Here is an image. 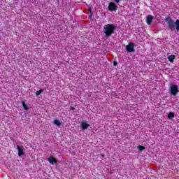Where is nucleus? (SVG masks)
Masks as SVG:
<instances>
[{
	"label": "nucleus",
	"mask_w": 179,
	"mask_h": 179,
	"mask_svg": "<svg viewBox=\"0 0 179 179\" xmlns=\"http://www.w3.org/2000/svg\"><path fill=\"white\" fill-rule=\"evenodd\" d=\"M165 22H167L169 30L174 31L176 29V31H179V20H176L174 22V20L171 17H167L165 18Z\"/></svg>",
	"instance_id": "f257e3e1"
},
{
	"label": "nucleus",
	"mask_w": 179,
	"mask_h": 179,
	"mask_svg": "<svg viewBox=\"0 0 179 179\" xmlns=\"http://www.w3.org/2000/svg\"><path fill=\"white\" fill-rule=\"evenodd\" d=\"M103 31L106 37H110V36L114 34V31H115V27L113 24H108L104 27Z\"/></svg>",
	"instance_id": "f03ea898"
},
{
	"label": "nucleus",
	"mask_w": 179,
	"mask_h": 179,
	"mask_svg": "<svg viewBox=\"0 0 179 179\" xmlns=\"http://www.w3.org/2000/svg\"><path fill=\"white\" fill-rule=\"evenodd\" d=\"M108 9L110 10V12H117L118 6H117V4H115L114 2H110L108 6Z\"/></svg>",
	"instance_id": "7ed1b4c3"
},
{
	"label": "nucleus",
	"mask_w": 179,
	"mask_h": 179,
	"mask_svg": "<svg viewBox=\"0 0 179 179\" xmlns=\"http://www.w3.org/2000/svg\"><path fill=\"white\" fill-rule=\"evenodd\" d=\"M177 93H178V87L176 85H171V94H172V96H177Z\"/></svg>",
	"instance_id": "20e7f679"
},
{
	"label": "nucleus",
	"mask_w": 179,
	"mask_h": 179,
	"mask_svg": "<svg viewBox=\"0 0 179 179\" xmlns=\"http://www.w3.org/2000/svg\"><path fill=\"white\" fill-rule=\"evenodd\" d=\"M135 43H130L129 45H126V49L128 52H134L135 51Z\"/></svg>",
	"instance_id": "39448f33"
},
{
	"label": "nucleus",
	"mask_w": 179,
	"mask_h": 179,
	"mask_svg": "<svg viewBox=\"0 0 179 179\" xmlns=\"http://www.w3.org/2000/svg\"><path fill=\"white\" fill-rule=\"evenodd\" d=\"M48 161L49 162V163H50V164H57V163H58V160L55 159V157H53L52 156L49 157L48 159Z\"/></svg>",
	"instance_id": "423d86ee"
},
{
	"label": "nucleus",
	"mask_w": 179,
	"mask_h": 179,
	"mask_svg": "<svg viewBox=\"0 0 179 179\" xmlns=\"http://www.w3.org/2000/svg\"><path fill=\"white\" fill-rule=\"evenodd\" d=\"M17 149L18 150V156H23L24 155V152L23 150H24V148L20 147L19 145L17 146Z\"/></svg>",
	"instance_id": "0eeeda50"
},
{
	"label": "nucleus",
	"mask_w": 179,
	"mask_h": 179,
	"mask_svg": "<svg viewBox=\"0 0 179 179\" xmlns=\"http://www.w3.org/2000/svg\"><path fill=\"white\" fill-rule=\"evenodd\" d=\"M152 22H153V17H152V15H148L147 16V19H146L147 24L150 25V24H152Z\"/></svg>",
	"instance_id": "6e6552de"
},
{
	"label": "nucleus",
	"mask_w": 179,
	"mask_h": 179,
	"mask_svg": "<svg viewBox=\"0 0 179 179\" xmlns=\"http://www.w3.org/2000/svg\"><path fill=\"white\" fill-rule=\"evenodd\" d=\"M90 125L89 124L86 123V122H83L81 123V128L83 129H87V128H89Z\"/></svg>",
	"instance_id": "1a4fd4ad"
},
{
	"label": "nucleus",
	"mask_w": 179,
	"mask_h": 179,
	"mask_svg": "<svg viewBox=\"0 0 179 179\" xmlns=\"http://www.w3.org/2000/svg\"><path fill=\"white\" fill-rule=\"evenodd\" d=\"M168 59L171 62H174V59H176V55H171L168 57Z\"/></svg>",
	"instance_id": "9d476101"
},
{
	"label": "nucleus",
	"mask_w": 179,
	"mask_h": 179,
	"mask_svg": "<svg viewBox=\"0 0 179 179\" xmlns=\"http://www.w3.org/2000/svg\"><path fill=\"white\" fill-rule=\"evenodd\" d=\"M54 124L55 125H57V127H59L61 125V122L58 120H54Z\"/></svg>",
	"instance_id": "9b49d317"
},
{
	"label": "nucleus",
	"mask_w": 179,
	"mask_h": 179,
	"mask_svg": "<svg viewBox=\"0 0 179 179\" xmlns=\"http://www.w3.org/2000/svg\"><path fill=\"white\" fill-rule=\"evenodd\" d=\"M22 104L24 110H29V106H27V105L26 104V103L24 101H22Z\"/></svg>",
	"instance_id": "f8f14e48"
},
{
	"label": "nucleus",
	"mask_w": 179,
	"mask_h": 179,
	"mask_svg": "<svg viewBox=\"0 0 179 179\" xmlns=\"http://www.w3.org/2000/svg\"><path fill=\"white\" fill-rule=\"evenodd\" d=\"M168 118H174V113L171 112L169 113V114L168 115Z\"/></svg>",
	"instance_id": "ddd939ff"
},
{
	"label": "nucleus",
	"mask_w": 179,
	"mask_h": 179,
	"mask_svg": "<svg viewBox=\"0 0 179 179\" xmlns=\"http://www.w3.org/2000/svg\"><path fill=\"white\" fill-rule=\"evenodd\" d=\"M43 89L38 90V91H36V96H40L41 94V93H43Z\"/></svg>",
	"instance_id": "4468645a"
},
{
	"label": "nucleus",
	"mask_w": 179,
	"mask_h": 179,
	"mask_svg": "<svg viewBox=\"0 0 179 179\" xmlns=\"http://www.w3.org/2000/svg\"><path fill=\"white\" fill-rule=\"evenodd\" d=\"M138 149H139V150H144L145 149V146L139 145Z\"/></svg>",
	"instance_id": "2eb2a0df"
},
{
	"label": "nucleus",
	"mask_w": 179,
	"mask_h": 179,
	"mask_svg": "<svg viewBox=\"0 0 179 179\" xmlns=\"http://www.w3.org/2000/svg\"><path fill=\"white\" fill-rule=\"evenodd\" d=\"M114 1V2H115L116 3H120V1H121V0H113Z\"/></svg>",
	"instance_id": "dca6fc26"
},
{
	"label": "nucleus",
	"mask_w": 179,
	"mask_h": 179,
	"mask_svg": "<svg viewBox=\"0 0 179 179\" xmlns=\"http://www.w3.org/2000/svg\"><path fill=\"white\" fill-rule=\"evenodd\" d=\"M118 63H117V62H113V66H117V64Z\"/></svg>",
	"instance_id": "f3484780"
},
{
	"label": "nucleus",
	"mask_w": 179,
	"mask_h": 179,
	"mask_svg": "<svg viewBox=\"0 0 179 179\" xmlns=\"http://www.w3.org/2000/svg\"><path fill=\"white\" fill-rule=\"evenodd\" d=\"M70 110H75V108L71 106V107H70Z\"/></svg>",
	"instance_id": "a211bd4d"
},
{
	"label": "nucleus",
	"mask_w": 179,
	"mask_h": 179,
	"mask_svg": "<svg viewBox=\"0 0 179 179\" xmlns=\"http://www.w3.org/2000/svg\"><path fill=\"white\" fill-rule=\"evenodd\" d=\"M102 157H104V155H101Z\"/></svg>",
	"instance_id": "6ab92c4d"
},
{
	"label": "nucleus",
	"mask_w": 179,
	"mask_h": 179,
	"mask_svg": "<svg viewBox=\"0 0 179 179\" xmlns=\"http://www.w3.org/2000/svg\"><path fill=\"white\" fill-rule=\"evenodd\" d=\"M90 12H92V10L89 9Z\"/></svg>",
	"instance_id": "aec40b11"
},
{
	"label": "nucleus",
	"mask_w": 179,
	"mask_h": 179,
	"mask_svg": "<svg viewBox=\"0 0 179 179\" xmlns=\"http://www.w3.org/2000/svg\"><path fill=\"white\" fill-rule=\"evenodd\" d=\"M48 179H50V178H48Z\"/></svg>",
	"instance_id": "412c9836"
}]
</instances>
